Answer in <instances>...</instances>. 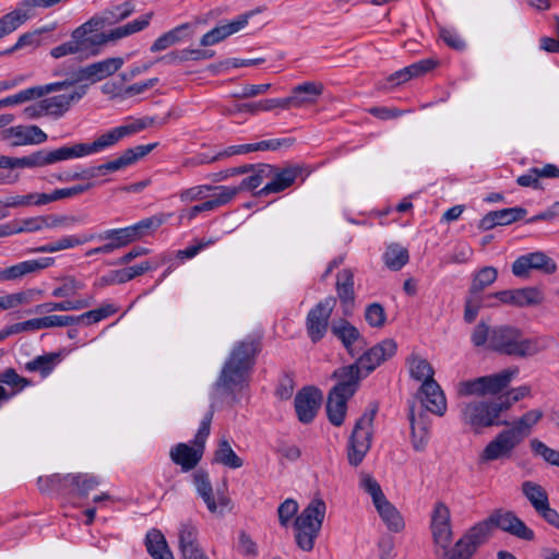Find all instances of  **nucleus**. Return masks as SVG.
<instances>
[{
	"label": "nucleus",
	"mask_w": 559,
	"mask_h": 559,
	"mask_svg": "<svg viewBox=\"0 0 559 559\" xmlns=\"http://www.w3.org/2000/svg\"><path fill=\"white\" fill-rule=\"evenodd\" d=\"M262 341L263 333L254 332L235 343L214 384L217 390L234 394L248 385L257 357L262 350Z\"/></svg>",
	"instance_id": "f257e3e1"
},
{
	"label": "nucleus",
	"mask_w": 559,
	"mask_h": 559,
	"mask_svg": "<svg viewBox=\"0 0 559 559\" xmlns=\"http://www.w3.org/2000/svg\"><path fill=\"white\" fill-rule=\"evenodd\" d=\"M537 338L525 337L522 330L508 324L492 328L490 337V349L502 355L525 358L540 352Z\"/></svg>",
	"instance_id": "f03ea898"
},
{
	"label": "nucleus",
	"mask_w": 559,
	"mask_h": 559,
	"mask_svg": "<svg viewBox=\"0 0 559 559\" xmlns=\"http://www.w3.org/2000/svg\"><path fill=\"white\" fill-rule=\"evenodd\" d=\"M506 411L508 405H502L498 399L472 401L461 405V420L475 433H480L487 427L510 426L508 420H500L501 413Z\"/></svg>",
	"instance_id": "7ed1b4c3"
},
{
	"label": "nucleus",
	"mask_w": 559,
	"mask_h": 559,
	"mask_svg": "<svg viewBox=\"0 0 559 559\" xmlns=\"http://www.w3.org/2000/svg\"><path fill=\"white\" fill-rule=\"evenodd\" d=\"M326 506L321 498H316L298 514L294 522L297 546L304 551H311L321 531Z\"/></svg>",
	"instance_id": "20e7f679"
},
{
	"label": "nucleus",
	"mask_w": 559,
	"mask_h": 559,
	"mask_svg": "<svg viewBox=\"0 0 559 559\" xmlns=\"http://www.w3.org/2000/svg\"><path fill=\"white\" fill-rule=\"evenodd\" d=\"M214 415L213 406L204 415L200 427L192 441L193 445L178 443L170 449L169 456L171 461L179 465L182 472L193 469L201 461L205 448V441L211 431V424Z\"/></svg>",
	"instance_id": "39448f33"
},
{
	"label": "nucleus",
	"mask_w": 559,
	"mask_h": 559,
	"mask_svg": "<svg viewBox=\"0 0 559 559\" xmlns=\"http://www.w3.org/2000/svg\"><path fill=\"white\" fill-rule=\"evenodd\" d=\"M378 412V406L373 405L362 413L356 421L354 429L347 442V460L349 465L357 467L360 465L371 448L372 424Z\"/></svg>",
	"instance_id": "423d86ee"
},
{
	"label": "nucleus",
	"mask_w": 559,
	"mask_h": 559,
	"mask_svg": "<svg viewBox=\"0 0 559 559\" xmlns=\"http://www.w3.org/2000/svg\"><path fill=\"white\" fill-rule=\"evenodd\" d=\"M122 64L123 59L121 57L107 58L67 73V78L62 81L55 82V85H60L59 91H62L83 81L96 83L116 73Z\"/></svg>",
	"instance_id": "0eeeda50"
},
{
	"label": "nucleus",
	"mask_w": 559,
	"mask_h": 559,
	"mask_svg": "<svg viewBox=\"0 0 559 559\" xmlns=\"http://www.w3.org/2000/svg\"><path fill=\"white\" fill-rule=\"evenodd\" d=\"M478 524H485L487 538L489 537L493 527H497L523 540H533L535 538L533 530H531L512 511H506L503 509L495 510L487 519L478 522Z\"/></svg>",
	"instance_id": "6e6552de"
},
{
	"label": "nucleus",
	"mask_w": 559,
	"mask_h": 559,
	"mask_svg": "<svg viewBox=\"0 0 559 559\" xmlns=\"http://www.w3.org/2000/svg\"><path fill=\"white\" fill-rule=\"evenodd\" d=\"M154 122L153 118H142L138 119L129 124L116 127L108 132L98 136L92 143H84L85 154H94L102 152L106 148H109L116 145L120 140L126 136L135 134L148 127H151Z\"/></svg>",
	"instance_id": "1a4fd4ad"
},
{
	"label": "nucleus",
	"mask_w": 559,
	"mask_h": 559,
	"mask_svg": "<svg viewBox=\"0 0 559 559\" xmlns=\"http://www.w3.org/2000/svg\"><path fill=\"white\" fill-rule=\"evenodd\" d=\"M193 485L198 495L205 503L210 513L214 515H224L225 510L230 506V498L219 489L214 492L209 473L204 469H198L192 475Z\"/></svg>",
	"instance_id": "9d476101"
},
{
	"label": "nucleus",
	"mask_w": 559,
	"mask_h": 559,
	"mask_svg": "<svg viewBox=\"0 0 559 559\" xmlns=\"http://www.w3.org/2000/svg\"><path fill=\"white\" fill-rule=\"evenodd\" d=\"M336 305V298L330 296L319 301L307 314L306 328L313 343L321 341L328 329L329 320Z\"/></svg>",
	"instance_id": "9b49d317"
},
{
	"label": "nucleus",
	"mask_w": 559,
	"mask_h": 559,
	"mask_svg": "<svg viewBox=\"0 0 559 559\" xmlns=\"http://www.w3.org/2000/svg\"><path fill=\"white\" fill-rule=\"evenodd\" d=\"M156 146L157 143H150L146 145H138L134 147L127 148L118 158L109 160L98 166L84 168V171H93L91 179L99 175H107L109 173L118 171L122 168H126L134 164L142 157L146 156Z\"/></svg>",
	"instance_id": "f8f14e48"
},
{
	"label": "nucleus",
	"mask_w": 559,
	"mask_h": 559,
	"mask_svg": "<svg viewBox=\"0 0 559 559\" xmlns=\"http://www.w3.org/2000/svg\"><path fill=\"white\" fill-rule=\"evenodd\" d=\"M485 524L476 523L445 551V559H471L478 547L487 542Z\"/></svg>",
	"instance_id": "ddd939ff"
},
{
	"label": "nucleus",
	"mask_w": 559,
	"mask_h": 559,
	"mask_svg": "<svg viewBox=\"0 0 559 559\" xmlns=\"http://www.w3.org/2000/svg\"><path fill=\"white\" fill-rule=\"evenodd\" d=\"M397 345L392 338L383 340L360 355L355 364L361 370L362 376L367 377L382 362L393 357Z\"/></svg>",
	"instance_id": "4468645a"
},
{
	"label": "nucleus",
	"mask_w": 559,
	"mask_h": 559,
	"mask_svg": "<svg viewBox=\"0 0 559 559\" xmlns=\"http://www.w3.org/2000/svg\"><path fill=\"white\" fill-rule=\"evenodd\" d=\"M531 270L552 274L557 270L556 262L542 251L519 257L512 264V273L516 277H527Z\"/></svg>",
	"instance_id": "2eb2a0df"
},
{
	"label": "nucleus",
	"mask_w": 559,
	"mask_h": 559,
	"mask_svg": "<svg viewBox=\"0 0 559 559\" xmlns=\"http://www.w3.org/2000/svg\"><path fill=\"white\" fill-rule=\"evenodd\" d=\"M324 86L321 82L307 81L293 87L292 94L283 98L284 109L301 108L317 104Z\"/></svg>",
	"instance_id": "dca6fc26"
},
{
	"label": "nucleus",
	"mask_w": 559,
	"mask_h": 559,
	"mask_svg": "<svg viewBox=\"0 0 559 559\" xmlns=\"http://www.w3.org/2000/svg\"><path fill=\"white\" fill-rule=\"evenodd\" d=\"M322 393L314 386L302 388L295 396V411L298 420L302 424H310L320 408Z\"/></svg>",
	"instance_id": "f3484780"
},
{
	"label": "nucleus",
	"mask_w": 559,
	"mask_h": 559,
	"mask_svg": "<svg viewBox=\"0 0 559 559\" xmlns=\"http://www.w3.org/2000/svg\"><path fill=\"white\" fill-rule=\"evenodd\" d=\"M47 134L37 126H15L0 132L2 141H9L11 146L41 144L47 141Z\"/></svg>",
	"instance_id": "a211bd4d"
},
{
	"label": "nucleus",
	"mask_w": 559,
	"mask_h": 559,
	"mask_svg": "<svg viewBox=\"0 0 559 559\" xmlns=\"http://www.w3.org/2000/svg\"><path fill=\"white\" fill-rule=\"evenodd\" d=\"M521 442L513 436V432L508 429L500 431L495 439H492L483 450L480 460L483 462H490L501 459H509L513 450Z\"/></svg>",
	"instance_id": "6ab92c4d"
},
{
	"label": "nucleus",
	"mask_w": 559,
	"mask_h": 559,
	"mask_svg": "<svg viewBox=\"0 0 559 559\" xmlns=\"http://www.w3.org/2000/svg\"><path fill=\"white\" fill-rule=\"evenodd\" d=\"M304 167L298 164L288 165L280 168L275 167V171L261 190L258 191L259 197H265L271 193H280L293 186L298 177L302 175Z\"/></svg>",
	"instance_id": "aec40b11"
},
{
	"label": "nucleus",
	"mask_w": 559,
	"mask_h": 559,
	"mask_svg": "<svg viewBox=\"0 0 559 559\" xmlns=\"http://www.w3.org/2000/svg\"><path fill=\"white\" fill-rule=\"evenodd\" d=\"M331 333L342 342L347 353L354 357L358 353L355 352L354 345L358 343L360 348L365 345V340L359 330L345 318L334 319L330 324Z\"/></svg>",
	"instance_id": "412c9836"
},
{
	"label": "nucleus",
	"mask_w": 559,
	"mask_h": 559,
	"mask_svg": "<svg viewBox=\"0 0 559 559\" xmlns=\"http://www.w3.org/2000/svg\"><path fill=\"white\" fill-rule=\"evenodd\" d=\"M354 272L350 269H344L336 275L335 289L344 317H350L355 307Z\"/></svg>",
	"instance_id": "4be33fe9"
},
{
	"label": "nucleus",
	"mask_w": 559,
	"mask_h": 559,
	"mask_svg": "<svg viewBox=\"0 0 559 559\" xmlns=\"http://www.w3.org/2000/svg\"><path fill=\"white\" fill-rule=\"evenodd\" d=\"M332 377L336 380V384L331 390L347 396H353L358 390L360 380L366 378L355 362L337 368Z\"/></svg>",
	"instance_id": "5701e85b"
},
{
	"label": "nucleus",
	"mask_w": 559,
	"mask_h": 559,
	"mask_svg": "<svg viewBox=\"0 0 559 559\" xmlns=\"http://www.w3.org/2000/svg\"><path fill=\"white\" fill-rule=\"evenodd\" d=\"M53 258L45 257L35 260H26L9 267L0 270V282L17 281L31 273H37L51 266Z\"/></svg>",
	"instance_id": "b1692460"
},
{
	"label": "nucleus",
	"mask_w": 559,
	"mask_h": 559,
	"mask_svg": "<svg viewBox=\"0 0 559 559\" xmlns=\"http://www.w3.org/2000/svg\"><path fill=\"white\" fill-rule=\"evenodd\" d=\"M408 418L413 448L415 451L421 452L426 449L430 439L431 418L426 411H420L418 415H415L414 408H411Z\"/></svg>",
	"instance_id": "393cba45"
},
{
	"label": "nucleus",
	"mask_w": 559,
	"mask_h": 559,
	"mask_svg": "<svg viewBox=\"0 0 559 559\" xmlns=\"http://www.w3.org/2000/svg\"><path fill=\"white\" fill-rule=\"evenodd\" d=\"M421 404L424 411L430 412L438 416H443L447 411V400L441 386L437 381H427L421 383L419 389Z\"/></svg>",
	"instance_id": "a878e982"
},
{
	"label": "nucleus",
	"mask_w": 559,
	"mask_h": 559,
	"mask_svg": "<svg viewBox=\"0 0 559 559\" xmlns=\"http://www.w3.org/2000/svg\"><path fill=\"white\" fill-rule=\"evenodd\" d=\"M86 91L87 85H79L69 94L44 98L43 104L46 106L47 114L61 117L70 109L72 104L79 102L86 94Z\"/></svg>",
	"instance_id": "bb28decb"
},
{
	"label": "nucleus",
	"mask_w": 559,
	"mask_h": 559,
	"mask_svg": "<svg viewBox=\"0 0 559 559\" xmlns=\"http://www.w3.org/2000/svg\"><path fill=\"white\" fill-rule=\"evenodd\" d=\"M179 549L183 559H209L199 545L198 530L191 524L181 525Z\"/></svg>",
	"instance_id": "cd10ccee"
},
{
	"label": "nucleus",
	"mask_w": 559,
	"mask_h": 559,
	"mask_svg": "<svg viewBox=\"0 0 559 559\" xmlns=\"http://www.w3.org/2000/svg\"><path fill=\"white\" fill-rule=\"evenodd\" d=\"M293 143L294 139H271L257 143L231 145L221 151V156L227 158L234 155L249 154L257 151H276L283 145L290 146Z\"/></svg>",
	"instance_id": "c85d7f7f"
},
{
	"label": "nucleus",
	"mask_w": 559,
	"mask_h": 559,
	"mask_svg": "<svg viewBox=\"0 0 559 559\" xmlns=\"http://www.w3.org/2000/svg\"><path fill=\"white\" fill-rule=\"evenodd\" d=\"M78 477H73V474H52L46 477H38L37 486L43 493H57V495H70L73 493V481Z\"/></svg>",
	"instance_id": "c756f323"
},
{
	"label": "nucleus",
	"mask_w": 559,
	"mask_h": 559,
	"mask_svg": "<svg viewBox=\"0 0 559 559\" xmlns=\"http://www.w3.org/2000/svg\"><path fill=\"white\" fill-rule=\"evenodd\" d=\"M249 16L250 14H242L230 23L214 27L201 37L200 45L206 47L224 40L228 36L243 28L248 24Z\"/></svg>",
	"instance_id": "7c9ffc66"
},
{
	"label": "nucleus",
	"mask_w": 559,
	"mask_h": 559,
	"mask_svg": "<svg viewBox=\"0 0 559 559\" xmlns=\"http://www.w3.org/2000/svg\"><path fill=\"white\" fill-rule=\"evenodd\" d=\"M59 87H60V85H55V82H53V83H49L46 85L33 86V87L20 91L19 93H16L14 95H10L8 97L0 99V109L3 107L19 105V104L29 102L32 99L40 98L48 93L59 91Z\"/></svg>",
	"instance_id": "2f4dec72"
},
{
	"label": "nucleus",
	"mask_w": 559,
	"mask_h": 559,
	"mask_svg": "<svg viewBox=\"0 0 559 559\" xmlns=\"http://www.w3.org/2000/svg\"><path fill=\"white\" fill-rule=\"evenodd\" d=\"M31 7H24L23 1L13 11L0 17V39L13 33L31 17Z\"/></svg>",
	"instance_id": "473e14b6"
},
{
	"label": "nucleus",
	"mask_w": 559,
	"mask_h": 559,
	"mask_svg": "<svg viewBox=\"0 0 559 559\" xmlns=\"http://www.w3.org/2000/svg\"><path fill=\"white\" fill-rule=\"evenodd\" d=\"M350 397L352 396H347L344 393H334L333 390L330 391L326 401V414L332 425L336 427L343 425L347 409V401Z\"/></svg>",
	"instance_id": "72a5a7b5"
},
{
	"label": "nucleus",
	"mask_w": 559,
	"mask_h": 559,
	"mask_svg": "<svg viewBox=\"0 0 559 559\" xmlns=\"http://www.w3.org/2000/svg\"><path fill=\"white\" fill-rule=\"evenodd\" d=\"M152 17L153 12H148L141 17L127 23L126 25L110 29L108 33L100 34L104 36L105 44L108 41H114L144 29L150 24Z\"/></svg>",
	"instance_id": "f704fd0d"
},
{
	"label": "nucleus",
	"mask_w": 559,
	"mask_h": 559,
	"mask_svg": "<svg viewBox=\"0 0 559 559\" xmlns=\"http://www.w3.org/2000/svg\"><path fill=\"white\" fill-rule=\"evenodd\" d=\"M62 358V352L44 354L27 361L25 369L29 372H39L43 378H46L61 362Z\"/></svg>",
	"instance_id": "c9c22d12"
},
{
	"label": "nucleus",
	"mask_w": 559,
	"mask_h": 559,
	"mask_svg": "<svg viewBox=\"0 0 559 559\" xmlns=\"http://www.w3.org/2000/svg\"><path fill=\"white\" fill-rule=\"evenodd\" d=\"M544 414L540 409H532L526 412L518 420L513 421L508 430L522 442L532 432V428L543 418Z\"/></svg>",
	"instance_id": "e433bc0d"
},
{
	"label": "nucleus",
	"mask_w": 559,
	"mask_h": 559,
	"mask_svg": "<svg viewBox=\"0 0 559 559\" xmlns=\"http://www.w3.org/2000/svg\"><path fill=\"white\" fill-rule=\"evenodd\" d=\"M94 239H95L94 234L85 235L83 237H78L74 235L64 236L56 241L34 248V249H32V252L53 253L57 251L74 248L76 246L83 245V243L92 241Z\"/></svg>",
	"instance_id": "4c0bfd02"
},
{
	"label": "nucleus",
	"mask_w": 559,
	"mask_h": 559,
	"mask_svg": "<svg viewBox=\"0 0 559 559\" xmlns=\"http://www.w3.org/2000/svg\"><path fill=\"white\" fill-rule=\"evenodd\" d=\"M191 24L183 23L166 33L160 35L151 46L152 52H157L165 50L189 36L188 31H190Z\"/></svg>",
	"instance_id": "58836bf2"
},
{
	"label": "nucleus",
	"mask_w": 559,
	"mask_h": 559,
	"mask_svg": "<svg viewBox=\"0 0 559 559\" xmlns=\"http://www.w3.org/2000/svg\"><path fill=\"white\" fill-rule=\"evenodd\" d=\"M147 552L154 559H174L164 535L158 530H151L145 537Z\"/></svg>",
	"instance_id": "ea45409f"
},
{
	"label": "nucleus",
	"mask_w": 559,
	"mask_h": 559,
	"mask_svg": "<svg viewBox=\"0 0 559 559\" xmlns=\"http://www.w3.org/2000/svg\"><path fill=\"white\" fill-rule=\"evenodd\" d=\"M374 507L390 531L400 532L404 528L405 524L402 515L388 499L374 504Z\"/></svg>",
	"instance_id": "a19ab883"
},
{
	"label": "nucleus",
	"mask_w": 559,
	"mask_h": 559,
	"mask_svg": "<svg viewBox=\"0 0 559 559\" xmlns=\"http://www.w3.org/2000/svg\"><path fill=\"white\" fill-rule=\"evenodd\" d=\"M165 223L163 214L144 218L133 225L127 226L132 242L150 235Z\"/></svg>",
	"instance_id": "79ce46f5"
},
{
	"label": "nucleus",
	"mask_w": 559,
	"mask_h": 559,
	"mask_svg": "<svg viewBox=\"0 0 559 559\" xmlns=\"http://www.w3.org/2000/svg\"><path fill=\"white\" fill-rule=\"evenodd\" d=\"M214 461L233 469L240 468L243 465V460L236 454L229 441L225 438L218 442L214 452Z\"/></svg>",
	"instance_id": "37998d69"
},
{
	"label": "nucleus",
	"mask_w": 559,
	"mask_h": 559,
	"mask_svg": "<svg viewBox=\"0 0 559 559\" xmlns=\"http://www.w3.org/2000/svg\"><path fill=\"white\" fill-rule=\"evenodd\" d=\"M519 369H504L501 372L485 376V389L486 394H497L502 392L511 382V380L518 374Z\"/></svg>",
	"instance_id": "c03bdc74"
},
{
	"label": "nucleus",
	"mask_w": 559,
	"mask_h": 559,
	"mask_svg": "<svg viewBox=\"0 0 559 559\" xmlns=\"http://www.w3.org/2000/svg\"><path fill=\"white\" fill-rule=\"evenodd\" d=\"M498 277V271L493 266H484L473 276L472 284L469 286V295L477 296L488 286L496 282Z\"/></svg>",
	"instance_id": "a18cd8bd"
},
{
	"label": "nucleus",
	"mask_w": 559,
	"mask_h": 559,
	"mask_svg": "<svg viewBox=\"0 0 559 559\" xmlns=\"http://www.w3.org/2000/svg\"><path fill=\"white\" fill-rule=\"evenodd\" d=\"M408 365L409 374L414 380L420 381L421 383L435 381V370L427 359L419 356H412L408 359Z\"/></svg>",
	"instance_id": "49530a36"
},
{
	"label": "nucleus",
	"mask_w": 559,
	"mask_h": 559,
	"mask_svg": "<svg viewBox=\"0 0 559 559\" xmlns=\"http://www.w3.org/2000/svg\"><path fill=\"white\" fill-rule=\"evenodd\" d=\"M95 238L98 240H108L106 243L110 252L132 243L127 227L104 230L95 235Z\"/></svg>",
	"instance_id": "de8ad7c7"
},
{
	"label": "nucleus",
	"mask_w": 559,
	"mask_h": 559,
	"mask_svg": "<svg viewBox=\"0 0 559 559\" xmlns=\"http://www.w3.org/2000/svg\"><path fill=\"white\" fill-rule=\"evenodd\" d=\"M35 294H40V290L27 289L0 296V311L28 305L34 300Z\"/></svg>",
	"instance_id": "09e8293b"
},
{
	"label": "nucleus",
	"mask_w": 559,
	"mask_h": 559,
	"mask_svg": "<svg viewBox=\"0 0 559 559\" xmlns=\"http://www.w3.org/2000/svg\"><path fill=\"white\" fill-rule=\"evenodd\" d=\"M409 259V254L406 248L400 245H390L383 253L384 264L392 271L401 270Z\"/></svg>",
	"instance_id": "8fccbe9b"
},
{
	"label": "nucleus",
	"mask_w": 559,
	"mask_h": 559,
	"mask_svg": "<svg viewBox=\"0 0 559 559\" xmlns=\"http://www.w3.org/2000/svg\"><path fill=\"white\" fill-rule=\"evenodd\" d=\"M277 108L284 109L283 98H266L237 105L239 112H248L251 115H255L260 111H272Z\"/></svg>",
	"instance_id": "3c124183"
},
{
	"label": "nucleus",
	"mask_w": 559,
	"mask_h": 559,
	"mask_svg": "<svg viewBox=\"0 0 559 559\" xmlns=\"http://www.w3.org/2000/svg\"><path fill=\"white\" fill-rule=\"evenodd\" d=\"M134 11V5L130 1H126L122 4L116 5L111 9L104 11L102 16H94L96 20L103 21V27L106 24L118 23L129 17Z\"/></svg>",
	"instance_id": "603ef678"
},
{
	"label": "nucleus",
	"mask_w": 559,
	"mask_h": 559,
	"mask_svg": "<svg viewBox=\"0 0 559 559\" xmlns=\"http://www.w3.org/2000/svg\"><path fill=\"white\" fill-rule=\"evenodd\" d=\"M213 190H218V192L214 193L210 200L199 204L202 212L213 211L227 204L236 197V190L230 189V187L219 186L215 187Z\"/></svg>",
	"instance_id": "864d4df0"
},
{
	"label": "nucleus",
	"mask_w": 559,
	"mask_h": 559,
	"mask_svg": "<svg viewBox=\"0 0 559 559\" xmlns=\"http://www.w3.org/2000/svg\"><path fill=\"white\" fill-rule=\"evenodd\" d=\"M522 491L528 499L535 511L537 512L540 508L548 503V495L546 490L538 484L533 481H524L522 484Z\"/></svg>",
	"instance_id": "5fc2aeb1"
},
{
	"label": "nucleus",
	"mask_w": 559,
	"mask_h": 559,
	"mask_svg": "<svg viewBox=\"0 0 559 559\" xmlns=\"http://www.w3.org/2000/svg\"><path fill=\"white\" fill-rule=\"evenodd\" d=\"M116 311L117 309L112 305H104L80 316H73V320H75V324L83 323L90 325L112 316Z\"/></svg>",
	"instance_id": "6e6d98bb"
},
{
	"label": "nucleus",
	"mask_w": 559,
	"mask_h": 559,
	"mask_svg": "<svg viewBox=\"0 0 559 559\" xmlns=\"http://www.w3.org/2000/svg\"><path fill=\"white\" fill-rule=\"evenodd\" d=\"M86 156L84 150V143H76L72 146H62L52 151H49L50 164L58 162L68 160L72 158H79Z\"/></svg>",
	"instance_id": "4d7b16f0"
},
{
	"label": "nucleus",
	"mask_w": 559,
	"mask_h": 559,
	"mask_svg": "<svg viewBox=\"0 0 559 559\" xmlns=\"http://www.w3.org/2000/svg\"><path fill=\"white\" fill-rule=\"evenodd\" d=\"M74 43L78 46V52L83 55L84 58H88L100 52V47L105 45V39L100 33H95L86 39L74 40Z\"/></svg>",
	"instance_id": "13d9d810"
},
{
	"label": "nucleus",
	"mask_w": 559,
	"mask_h": 559,
	"mask_svg": "<svg viewBox=\"0 0 559 559\" xmlns=\"http://www.w3.org/2000/svg\"><path fill=\"white\" fill-rule=\"evenodd\" d=\"M519 308L534 307L544 302L545 296L540 288L535 286L518 288Z\"/></svg>",
	"instance_id": "bf43d9fd"
},
{
	"label": "nucleus",
	"mask_w": 559,
	"mask_h": 559,
	"mask_svg": "<svg viewBox=\"0 0 559 559\" xmlns=\"http://www.w3.org/2000/svg\"><path fill=\"white\" fill-rule=\"evenodd\" d=\"M530 448L535 456H540L550 465L559 466V451L549 448L543 441L534 438L530 441Z\"/></svg>",
	"instance_id": "052dcab7"
},
{
	"label": "nucleus",
	"mask_w": 559,
	"mask_h": 559,
	"mask_svg": "<svg viewBox=\"0 0 559 559\" xmlns=\"http://www.w3.org/2000/svg\"><path fill=\"white\" fill-rule=\"evenodd\" d=\"M73 477H78L73 481V492H78L82 497L87 496L100 484V479L93 474H73Z\"/></svg>",
	"instance_id": "680f3d73"
},
{
	"label": "nucleus",
	"mask_w": 559,
	"mask_h": 559,
	"mask_svg": "<svg viewBox=\"0 0 559 559\" xmlns=\"http://www.w3.org/2000/svg\"><path fill=\"white\" fill-rule=\"evenodd\" d=\"M84 283L75 280L73 276L62 278V285L56 287L51 292V296L56 298H66L74 296L79 290L84 288Z\"/></svg>",
	"instance_id": "e2e57ef3"
},
{
	"label": "nucleus",
	"mask_w": 559,
	"mask_h": 559,
	"mask_svg": "<svg viewBox=\"0 0 559 559\" xmlns=\"http://www.w3.org/2000/svg\"><path fill=\"white\" fill-rule=\"evenodd\" d=\"M527 214L526 209L522 206L507 207L495 211L499 226H507L518 221H521Z\"/></svg>",
	"instance_id": "0e129e2a"
},
{
	"label": "nucleus",
	"mask_w": 559,
	"mask_h": 559,
	"mask_svg": "<svg viewBox=\"0 0 559 559\" xmlns=\"http://www.w3.org/2000/svg\"><path fill=\"white\" fill-rule=\"evenodd\" d=\"M0 383L15 389L14 393H16L29 386L32 382L27 378L21 377L15 369L8 368L0 373Z\"/></svg>",
	"instance_id": "69168bd1"
},
{
	"label": "nucleus",
	"mask_w": 559,
	"mask_h": 559,
	"mask_svg": "<svg viewBox=\"0 0 559 559\" xmlns=\"http://www.w3.org/2000/svg\"><path fill=\"white\" fill-rule=\"evenodd\" d=\"M365 320L372 328H382L386 320L385 310L379 302H372L365 310Z\"/></svg>",
	"instance_id": "338daca9"
},
{
	"label": "nucleus",
	"mask_w": 559,
	"mask_h": 559,
	"mask_svg": "<svg viewBox=\"0 0 559 559\" xmlns=\"http://www.w3.org/2000/svg\"><path fill=\"white\" fill-rule=\"evenodd\" d=\"M492 328H490L484 321H480L475 325L471 334V342L475 347L487 346L490 349V337Z\"/></svg>",
	"instance_id": "774afa93"
}]
</instances>
